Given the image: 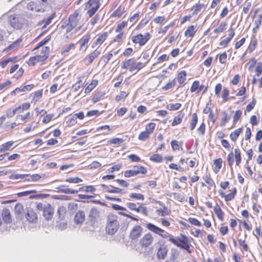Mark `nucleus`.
I'll return each instance as SVG.
<instances>
[{
    "label": "nucleus",
    "instance_id": "obj_14",
    "mask_svg": "<svg viewBox=\"0 0 262 262\" xmlns=\"http://www.w3.org/2000/svg\"><path fill=\"white\" fill-rule=\"evenodd\" d=\"M146 227L149 230L158 235L161 237L168 239L169 242L170 239L173 237V236L171 235L170 233L152 223H147L146 225Z\"/></svg>",
    "mask_w": 262,
    "mask_h": 262
},
{
    "label": "nucleus",
    "instance_id": "obj_57",
    "mask_svg": "<svg viewBox=\"0 0 262 262\" xmlns=\"http://www.w3.org/2000/svg\"><path fill=\"white\" fill-rule=\"evenodd\" d=\"M223 117L221 119V122L220 124V126L221 127H224L226 125L227 123L230 119V116L228 114V113L226 111H223L222 112Z\"/></svg>",
    "mask_w": 262,
    "mask_h": 262
},
{
    "label": "nucleus",
    "instance_id": "obj_1",
    "mask_svg": "<svg viewBox=\"0 0 262 262\" xmlns=\"http://www.w3.org/2000/svg\"><path fill=\"white\" fill-rule=\"evenodd\" d=\"M219 185L220 189L218 191L219 195L225 202H231L235 199L237 193V189L236 187H233L231 189L229 190L228 193H226L225 191L226 190L229 188V181H221Z\"/></svg>",
    "mask_w": 262,
    "mask_h": 262
},
{
    "label": "nucleus",
    "instance_id": "obj_4",
    "mask_svg": "<svg viewBox=\"0 0 262 262\" xmlns=\"http://www.w3.org/2000/svg\"><path fill=\"white\" fill-rule=\"evenodd\" d=\"M143 63H141V61L136 62L135 58L132 57L125 59L122 62L121 69L135 74L143 69Z\"/></svg>",
    "mask_w": 262,
    "mask_h": 262
},
{
    "label": "nucleus",
    "instance_id": "obj_22",
    "mask_svg": "<svg viewBox=\"0 0 262 262\" xmlns=\"http://www.w3.org/2000/svg\"><path fill=\"white\" fill-rule=\"evenodd\" d=\"M143 233L142 227L139 225H135L131 230L129 237L132 242H136L141 237Z\"/></svg>",
    "mask_w": 262,
    "mask_h": 262
},
{
    "label": "nucleus",
    "instance_id": "obj_30",
    "mask_svg": "<svg viewBox=\"0 0 262 262\" xmlns=\"http://www.w3.org/2000/svg\"><path fill=\"white\" fill-rule=\"evenodd\" d=\"M90 221L94 224L100 220V212L98 210L95 208L91 209L89 215Z\"/></svg>",
    "mask_w": 262,
    "mask_h": 262
},
{
    "label": "nucleus",
    "instance_id": "obj_34",
    "mask_svg": "<svg viewBox=\"0 0 262 262\" xmlns=\"http://www.w3.org/2000/svg\"><path fill=\"white\" fill-rule=\"evenodd\" d=\"M15 142L13 140L9 141L3 143L0 146V152H5L12 150L14 147Z\"/></svg>",
    "mask_w": 262,
    "mask_h": 262
},
{
    "label": "nucleus",
    "instance_id": "obj_16",
    "mask_svg": "<svg viewBox=\"0 0 262 262\" xmlns=\"http://www.w3.org/2000/svg\"><path fill=\"white\" fill-rule=\"evenodd\" d=\"M208 90V86L203 84L198 80L193 81L190 88V92L196 95L206 94Z\"/></svg>",
    "mask_w": 262,
    "mask_h": 262
},
{
    "label": "nucleus",
    "instance_id": "obj_46",
    "mask_svg": "<svg viewBox=\"0 0 262 262\" xmlns=\"http://www.w3.org/2000/svg\"><path fill=\"white\" fill-rule=\"evenodd\" d=\"M59 189L60 192L66 194H76L78 192V190L70 189L68 186L64 185H60Z\"/></svg>",
    "mask_w": 262,
    "mask_h": 262
},
{
    "label": "nucleus",
    "instance_id": "obj_24",
    "mask_svg": "<svg viewBox=\"0 0 262 262\" xmlns=\"http://www.w3.org/2000/svg\"><path fill=\"white\" fill-rule=\"evenodd\" d=\"M108 33L107 31L99 34L96 39L93 42L92 48H95L99 47L107 39Z\"/></svg>",
    "mask_w": 262,
    "mask_h": 262
},
{
    "label": "nucleus",
    "instance_id": "obj_54",
    "mask_svg": "<svg viewBox=\"0 0 262 262\" xmlns=\"http://www.w3.org/2000/svg\"><path fill=\"white\" fill-rule=\"evenodd\" d=\"M262 23V13L259 14L257 18L254 20V27L252 29L253 32L254 33H256L257 30L258 29L259 26Z\"/></svg>",
    "mask_w": 262,
    "mask_h": 262
},
{
    "label": "nucleus",
    "instance_id": "obj_17",
    "mask_svg": "<svg viewBox=\"0 0 262 262\" xmlns=\"http://www.w3.org/2000/svg\"><path fill=\"white\" fill-rule=\"evenodd\" d=\"M134 167L137 168V169L136 170L129 169L124 172V176L125 178H130L139 174H145L147 172V168L143 166L134 165Z\"/></svg>",
    "mask_w": 262,
    "mask_h": 262
},
{
    "label": "nucleus",
    "instance_id": "obj_35",
    "mask_svg": "<svg viewBox=\"0 0 262 262\" xmlns=\"http://www.w3.org/2000/svg\"><path fill=\"white\" fill-rule=\"evenodd\" d=\"M91 39L90 34H87L79 40V50L85 51L88 48V43Z\"/></svg>",
    "mask_w": 262,
    "mask_h": 262
},
{
    "label": "nucleus",
    "instance_id": "obj_25",
    "mask_svg": "<svg viewBox=\"0 0 262 262\" xmlns=\"http://www.w3.org/2000/svg\"><path fill=\"white\" fill-rule=\"evenodd\" d=\"M199 29V27L197 25H191L187 26L184 31V36L186 38L192 39L196 35Z\"/></svg>",
    "mask_w": 262,
    "mask_h": 262
},
{
    "label": "nucleus",
    "instance_id": "obj_2",
    "mask_svg": "<svg viewBox=\"0 0 262 262\" xmlns=\"http://www.w3.org/2000/svg\"><path fill=\"white\" fill-rule=\"evenodd\" d=\"M50 51L49 47L45 46L41 48L40 53L30 57L26 62L27 64L29 66H34L37 63L40 65L45 64L49 57Z\"/></svg>",
    "mask_w": 262,
    "mask_h": 262
},
{
    "label": "nucleus",
    "instance_id": "obj_26",
    "mask_svg": "<svg viewBox=\"0 0 262 262\" xmlns=\"http://www.w3.org/2000/svg\"><path fill=\"white\" fill-rule=\"evenodd\" d=\"M127 16V10L122 5L119 6L112 14V16L118 18H124Z\"/></svg>",
    "mask_w": 262,
    "mask_h": 262
},
{
    "label": "nucleus",
    "instance_id": "obj_6",
    "mask_svg": "<svg viewBox=\"0 0 262 262\" xmlns=\"http://www.w3.org/2000/svg\"><path fill=\"white\" fill-rule=\"evenodd\" d=\"M242 160V152L238 147L235 148L233 151L229 152L227 157L228 165L231 168L234 163L239 166Z\"/></svg>",
    "mask_w": 262,
    "mask_h": 262
},
{
    "label": "nucleus",
    "instance_id": "obj_50",
    "mask_svg": "<svg viewBox=\"0 0 262 262\" xmlns=\"http://www.w3.org/2000/svg\"><path fill=\"white\" fill-rule=\"evenodd\" d=\"M43 94V90H39L33 93V98L31 100L32 103H35L38 101L42 97Z\"/></svg>",
    "mask_w": 262,
    "mask_h": 262
},
{
    "label": "nucleus",
    "instance_id": "obj_21",
    "mask_svg": "<svg viewBox=\"0 0 262 262\" xmlns=\"http://www.w3.org/2000/svg\"><path fill=\"white\" fill-rule=\"evenodd\" d=\"M10 25L15 29H20L23 26V19L18 15L13 14L9 17Z\"/></svg>",
    "mask_w": 262,
    "mask_h": 262
},
{
    "label": "nucleus",
    "instance_id": "obj_60",
    "mask_svg": "<svg viewBox=\"0 0 262 262\" xmlns=\"http://www.w3.org/2000/svg\"><path fill=\"white\" fill-rule=\"evenodd\" d=\"M140 14V11L137 12L136 13L134 14L132 16H130L128 18V20L130 23H132L133 25L136 24L139 20Z\"/></svg>",
    "mask_w": 262,
    "mask_h": 262
},
{
    "label": "nucleus",
    "instance_id": "obj_8",
    "mask_svg": "<svg viewBox=\"0 0 262 262\" xmlns=\"http://www.w3.org/2000/svg\"><path fill=\"white\" fill-rule=\"evenodd\" d=\"M151 35L149 32H146L144 34L138 33L134 35L131 37L132 43L135 46L138 45L139 47H143L145 46L150 39Z\"/></svg>",
    "mask_w": 262,
    "mask_h": 262
},
{
    "label": "nucleus",
    "instance_id": "obj_48",
    "mask_svg": "<svg viewBox=\"0 0 262 262\" xmlns=\"http://www.w3.org/2000/svg\"><path fill=\"white\" fill-rule=\"evenodd\" d=\"M177 85L176 79H172L169 81L164 86L161 88V90L164 91H166L170 90H172Z\"/></svg>",
    "mask_w": 262,
    "mask_h": 262
},
{
    "label": "nucleus",
    "instance_id": "obj_56",
    "mask_svg": "<svg viewBox=\"0 0 262 262\" xmlns=\"http://www.w3.org/2000/svg\"><path fill=\"white\" fill-rule=\"evenodd\" d=\"M98 81L97 79H93L91 83L85 88L84 93H90L98 85Z\"/></svg>",
    "mask_w": 262,
    "mask_h": 262
},
{
    "label": "nucleus",
    "instance_id": "obj_28",
    "mask_svg": "<svg viewBox=\"0 0 262 262\" xmlns=\"http://www.w3.org/2000/svg\"><path fill=\"white\" fill-rule=\"evenodd\" d=\"M26 217L30 223H36L37 221V215L35 210L29 207L27 208Z\"/></svg>",
    "mask_w": 262,
    "mask_h": 262
},
{
    "label": "nucleus",
    "instance_id": "obj_29",
    "mask_svg": "<svg viewBox=\"0 0 262 262\" xmlns=\"http://www.w3.org/2000/svg\"><path fill=\"white\" fill-rule=\"evenodd\" d=\"M34 86V84H30L24 85L23 87L16 88L10 92V94L11 96H15L20 93H25L28 91H30Z\"/></svg>",
    "mask_w": 262,
    "mask_h": 262
},
{
    "label": "nucleus",
    "instance_id": "obj_33",
    "mask_svg": "<svg viewBox=\"0 0 262 262\" xmlns=\"http://www.w3.org/2000/svg\"><path fill=\"white\" fill-rule=\"evenodd\" d=\"M207 8V5L205 4H201L200 3L195 4L192 7L191 10L192 11V15H196L201 12L205 11Z\"/></svg>",
    "mask_w": 262,
    "mask_h": 262
},
{
    "label": "nucleus",
    "instance_id": "obj_12",
    "mask_svg": "<svg viewBox=\"0 0 262 262\" xmlns=\"http://www.w3.org/2000/svg\"><path fill=\"white\" fill-rule=\"evenodd\" d=\"M48 0H33L27 6L29 10L35 12L43 11L48 5Z\"/></svg>",
    "mask_w": 262,
    "mask_h": 262
},
{
    "label": "nucleus",
    "instance_id": "obj_55",
    "mask_svg": "<svg viewBox=\"0 0 262 262\" xmlns=\"http://www.w3.org/2000/svg\"><path fill=\"white\" fill-rule=\"evenodd\" d=\"M51 39V36L50 35H48L46 36L43 39L39 41L36 46L34 48V49L32 50V51H35L38 49H39L40 48L43 47L44 45H45L46 43H47Z\"/></svg>",
    "mask_w": 262,
    "mask_h": 262
},
{
    "label": "nucleus",
    "instance_id": "obj_5",
    "mask_svg": "<svg viewBox=\"0 0 262 262\" xmlns=\"http://www.w3.org/2000/svg\"><path fill=\"white\" fill-rule=\"evenodd\" d=\"M119 226L117 215L113 213H109L106 217V232L108 234L113 235L118 231Z\"/></svg>",
    "mask_w": 262,
    "mask_h": 262
},
{
    "label": "nucleus",
    "instance_id": "obj_39",
    "mask_svg": "<svg viewBox=\"0 0 262 262\" xmlns=\"http://www.w3.org/2000/svg\"><path fill=\"white\" fill-rule=\"evenodd\" d=\"M213 211L218 219L221 221H223L224 220L225 213L218 204L216 203L213 207Z\"/></svg>",
    "mask_w": 262,
    "mask_h": 262
},
{
    "label": "nucleus",
    "instance_id": "obj_47",
    "mask_svg": "<svg viewBox=\"0 0 262 262\" xmlns=\"http://www.w3.org/2000/svg\"><path fill=\"white\" fill-rule=\"evenodd\" d=\"M104 95V93H102L101 91H98L95 92L92 96L91 99L92 102L93 104H95L103 98Z\"/></svg>",
    "mask_w": 262,
    "mask_h": 262
},
{
    "label": "nucleus",
    "instance_id": "obj_37",
    "mask_svg": "<svg viewBox=\"0 0 262 262\" xmlns=\"http://www.w3.org/2000/svg\"><path fill=\"white\" fill-rule=\"evenodd\" d=\"M1 216L3 221L6 224H9L11 222L12 218L10 211L8 208H4L1 212Z\"/></svg>",
    "mask_w": 262,
    "mask_h": 262
},
{
    "label": "nucleus",
    "instance_id": "obj_18",
    "mask_svg": "<svg viewBox=\"0 0 262 262\" xmlns=\"http://www.w3.org/2000/svg\"><path fill=\"white\" fill-rule=\"evenodd\" d=\"M202 179L204 181L201 182V187H207L208 190L215 189L216 184L210 173H209L203 176Z\"/></svg>",
    "mask_w": 262,
    "mask_h": 262
},
{
    "label": "nucleus",
    "instance_id": "obj_42",
    "mask_svg": "<svg viewBox=\"0 0 262 262\" xmlns=\"http://www.w3.org/2000/svg\"><path fill=\"white\" fill-rule=\"evenodd\" d=\"M185 114L184 113L181 112L177 116H176L171 122V125L172 126H175L178 125H180L182 123L183 121V119L184 117Z\"/></svg>",
    "mask_w": 262,
    "mask_h": 262
},
{
    "label": "nucleus",
    "instance_id": "obj_7",
    "mask_svg": "<svg viewBox=\"0 0 262 262\" xmlns=\"http://www.w3.org/2000/svg\"><path fill=\"white\" fill-rule=\"evenodd\" d=\"M157 127L156 123L150 122L147 123L145 125V129L144 130L141 132L138 135V139L139 141L144 142L148 140L150 136L154 134Z\"/></svg>",
    "mask_w": 262,
    "mask_h": 262
},
{
    "label": "nucleus",
    "instance_id": "obj_61",
    "mask_svg": "<svg viewBox=\"0 0 262 262\" xmlns=\"http://www.w3.org/2000/svg\"><path fill=\"white\" fill-rule=\"evenodd\" d=\"M182 104L180 103H169L167 105L166 108L171 111H175L181 108Z\"/></svg>",
    "mask_w": 262,
    "mask_h": 262
},
{
    "label": "nucleus",
    "instance_id": "obj_36",
    "mask_svg": "<svg viewBox=\"0 0 262 262\" xmlns=\"http://www.w3.org/2000/svg\"><path fill=\"white\" fill-rule=\"evenodd\" d=\"M228 27V23L225 21H222L213 30V33L216 35L224 32Z\"/></svg>",
    "mask_w": 262,
    "mask_h": 262
},
{
    "label": "nucleus",
    "instance_id": "obj_63",
    "mask_svg": "<svg viewBox=\"0 0 262 262\" xmlns=\"http://www.w3.org/2000/svg\"><path fill=\"white\" fill-rule=\"evenodd\" d=\"M96 188L92 185L83 186L78 189V191H84L86 192H94L96 191Z\"/></svg>",
    "mask_w": 262,
    "mask_h": 262
},
{
    "label": "nucleus",
    "instance_id": "obj_3",
    "mask_svg": "<svg viewBox=\"0 0 262 262\" xmlns=\"http://www.w3.org/2000/svg\"><path fill=\"white\" fill-rule=\"evenodd\" d=\"M193 238L189 237L183 234H180L179 236L170 239V242L178 247L186 251L188 253H192L193 247L190 244Z\"/></svg>",
    "mask_w": 262,
    "mask_h": 262
},
{
    "label": "nucleus",
    "instance_id": "obj_23",
    "mask_svg": "<svg viewBox=\"0 0 262 262\" xmlns=\"http://www.w3.org/2000/svg\"><path fill=\"white\" fill-rule=\"evenodd\" d=\"M187 75V72L185 70H182L178 72L176 77L174 78L176 79V83H178L177 89L186 85Z\"/></svg>",
    "mask_w": 262,
    "mask_h": 262
},
{
    "label": "nucleus",
    "instance_id": "obj_38",
    "mask_svg": "<svg viewBox=\"0 0 262 262\" xmlns=\"http://www.w3.org/2000/svg\"><path fill=\"white\" fill-rule=\"evenodd\" d=\"M85 220V214L82 211H78L74 217V222L77 225H81Z\"/></svg>",
    "mask_w": 262,
    "mask_h": 262
},
{
    "label": "nucleus",
    "instance_id": "obj_51",
    "mask_svg": "<svg viewBox=\"0 0 262 262\" xmlns=\"http://www.w3.org/2000/svg\"><path fill=\"white\" fill-rule=\"evenodd\" d=\"M30 113L28 112L25 115H18L16 116V120H19L18 122V124H25L27 121V120L30 117Z\"/></svg>",
    "mask_w": 262,
    "mask_h": 262
},
{
    "label": "nucleus",
    "instance_id": "obj_15",
    "mask_svg": "<svg viewBox=\"0 0 262 262\" xmlns=\"http://www.w3.org/2000/svg\"><path fill=\"white\" fill-rule=\"evenodd\" d=\"M36 208L37 210L42 211V215L46 220H51L54 214V208L51 204L39 203L37 204Z\"/></svg>",
    "mask_w": 262,
    "mask_h": 262
},
{
    "label": "nucleus",
    "instance_id": "obj_10",
    "mask_svg": "<svg viewBox=\"0 0 262 262\" xmlns=\"http://www.w3.org/2000/svg\"><path fill=\"white\" fill-rule=\"evenodd\" d=\"M154 242V237L150 233L145 234L139 241V248L141 250H147L152 248Z\"/></svg>",
    "mask_w": 262,
    "mask_h": 262
},
{
    "label": "nucleus",
    "instance_id": "obj_59",
    "mask_svg": "<svg viewBox=\"0 0 262 262\" xmlns=\"http://www.w3.org/2000/svg\"><path fill=\"white\" fill-rule=\"evenodd\" d=\"M149 160L152 162L161 163L163 162V158L161 154H154L150 157Z\"/></svg>",
    "mask_w": 262,
    "mask_h": 262
},
{
    "label": "nucleus",
    "instance_id": "obj_41",
    "mask_svg": "<svg viewBox=\"0 0 262 262\" xmlns=\"http://www.w3.org/2000/svg\"><path fill=\"white\" fill-rule=\"evenodd\" d=\"M213 163L214 165L213 171L215 173H217L222 168L223 160L221 158H219L214 159Z\"/></svg>",
    "mask_w": 262,
    "mask_h": 262
},
{
    "label": "nucleus",
    "instance_id": "obj_31",
    "mask_svg": "<svg viewBox=\"0 0 262 262\" xmlns=\"http://www.w3.org/2000/svg\"><path fill=\"white\" fill-rule=\"evenodd\" d=\"M18 68L19 65L18 64H15L11 67L9 71V73L11 74L18 70L16 73L13 76V78L16 79H18L21 77L24 73V70L22 68H20L19 69Z\"/></svg>",
    "mask_w": 262,
    "mask_h": 262
},
{
    "label": "nucleus",
    "instance_id": "obj_27",
    "mask_svg": "<svg viewBox=\"0 0 262 262\" xmlns=\"http://www.w3.org/2000/svg\"><path fill=\"white\" fill-rule=\"evenodd\" d=\"M100 53V51L96 49L93 52H92L91 53L88 54L84 58V62L85 63V64L86 66L91 64L95 60V59H96L99 56Z\"/></svg>",
    "mask_w": 262,
    "mask_h": 262
},
{
    "label": "nucleus",
    "instance_id": "obj_49",
    "mask_svg": "<svg viewBox=\"0 0 262 262\" xmlns=\"http://www.w3.org/2000/svg\"><path fill=\"white\" fill-rule=\"evenodd\" d=\"M129 93L124 91H120L119 95L115 96V99L117 102L124 101L128 96Z\"/></svg>",
    "mask_w": 262,
    "mask_h": 262
},
{
    "label": "nucleus",
    "instance_id": "obj_32",
    "mask_svg": "<svg viewBox=\"0 0 262 262\" xmlns=\"http://www.w3.org/2000/svg\"><path fill=\"white\" fill-rule=\"evenodd\" d=\"M159 203L162 205V207L156 209V213L157 215L159 216H164L169 215L171 213L170 210L162 202H159Z\"/></svg>",
    "mask_w": 262,
    "mask_h": 262
},
{
    "label": "nucleus",
    "instance_id": "obj_40",
    "mask_svg": "<svg viewBox=\"0 0 262 262\" xmlns=\"http://www.w3.org/2000/svg\"><path fill=\"white\" fill-rule=\"evenodd\" d=\"M18 60L17 56L8 57L0 61V67L4 69L9 63H14Z\"/></svg>",
    "mask_w": 262,
    "mask_h": 262
},
{
    "label": "nucleus",
    "instance_id": "obj_44",
    "mask_svg": "<svg viewBox=\"0 0 262 262\" xmlns=\"http://www.w3.org/2000/svg\"><path fill=\"white\" fill-rule=\"evenodd\" d=\"M242 127H239L232 132L229 136L230 140L232 142H235L242 132Z\"/></svg>",
    "mask_w": 262,
    "mask_h": 262
},
{
    "label": "nucleus",
    "instance_id": "obj_58",
    "mask_svg": "<svg viewBox=\"0 0 262 262\" xmlns=\"http://www.w3.org/2000/svg\"><path fill=\"white\" fill-rule=\"evenodd\" d=\"M127 20H123L121 22L118 23L115 29V32H124L123 29L127 26Z\"/></svg>",
    "mask_w": 262,
    "mask_h": 262
},
{
    "label": "nucleus",
    "instance_id": "obj_43",
    "mask_svg": "<svg viewBox=\"0 0 262 262\" xmlns=\"http://www.w3.org/2000/svg\"><path fill=\"white\" fill-rule=\"evenodd\" d=\"M183 142H178L176 140H172L170 142V145L171 149L173 151H179L180 149H182Z\"/></svg>",
    "mask_w": 262,
    "mask_h": 262
},
{
    "label": "nucleus",
    "instance_id": "obj_13",
    "mask_svg": "<svg viewBox=\"0 0 262 262\" xmlns=\"http://www.w3.org/2000/svg\"><path fill=\"white\" fill-rule=\"evenodd\" d=\"M84 6V10H87L86 14L92 17L100 8V0H89Z\"/></svg>",
    "mask_w": 262,
    "mask_h": 262
},
{
    "label": "nucleus",
    "instance_id": "obj_64",
    "mask_svg": "<svg viewBox=\"0 0 262 262\" xmlns=\"http://www.w3.org/2000/svg\"><path fill=\"white\" fill-rule=\"evenodd\" d=\"M188 221L191 225L194 226L200 227L202 226L201 222L195 217H189L188 218Z\"/></svg>",
    "mask_w": 262,
    "mask_h": 262
},
{
    "label": "nucleus",
    "instance_id": "obj_62",
    "mask_svg": "<svg viewBox=\"0 0 262 262\" xmlns=\"http://www.w3.org/2000/svg\"><path fill=\"white\" fill-rule=\"evenodd\" d=\"M122 167V163H118L117 164L114 165L112 167L108 168L106 170V172L108 173H113L115 171H120Z\"/></svg>",
    "mask_w": 262,
    "mask_h": 262
},
{
    "label": "nucleus",
    "instance_id": "obj_9",
    "mask_svg": "<svg viewBox=\"0 0 262 262\" xmlns=\"http://www.w3.org/2000/svg\"><path fill=\"white\" fill-rule=\"evenodd\" d=\"M59 30L60 33L66 39H71L73 38L74 34L77 32V29L74 28L66 20L61 24Z\"/></svg>",
    "mask_w": 262,
    "mask_h": 262
},
{
    "label": "nucleus",
    "instance_id": "obj_19",
    "mask_svg": "<svg viewBox=\"0 0 262 262\" xmlns=\"http://www.w3.org/2000/svg\"><path fill=\"white\" fill-rule=\"evenodd\" d=\"M228 34L227 37L221 40L219 43V46L224 49L227 48L229 46V43L235 35V29L231 26L228 29Z\"/></svg>",
    "mask_w": 262,
    "mask_h": 262
},
{
    "label": "nucleus",
    "instance_id": "obj_53",
    "mask_svg": "<svg viewBox=\"0 0 262 262\" xmlns=\"http://www.w3.org/2000/svg\"><path fill=\"white\" fill-rule=\"evenodd\" d=\"M257 39L255 37V36H253L251 37L250 42L248 46V50L249 53H252L256 48L257 45Z\"/></svg>",
    "mask_w": 262,
    "mask_h": 262
},
{
    "label": "nucleus",
    "instance_id": "obj_11",
    "mask_svg": "<svg viewBox=\"0 0 262 262\" xmlns=\"http://www.w3.org/2000/svg\"><path fill=\"white\" fill-rule=\"evenodd\" d=\"M81 19V14L78 10H76L69 16L68 18L66 20L78 31L82 26Z\"/></svg>",
    "mask_w": 262,
    "mask_h": 262
},
{
    "label": "nucleus",
    "instance_id": "obj_20",
    "mask_svg": "<svg viewBox=\"0 0 262 262\" xmlns=\"http://www.w3.org/2000/svg\"><path fill=\"white\" fill-rule=\"evenodd\" d=\"M168 248L165 242H159V246L157 251V258L159 260L164 259L167 256Z\"/></svg>",
    "mask_w": 262,
    "mask_h": 262
},
{
    "label": "nucleus",
    "instance_id": "obj_52",
    "mask_svg": "<svg viewBox=\"0 0 262 262\" xmlns=\"http://www.w3.org/2000/svg\"><path fill=\"white\" fill-rule=\"evenodd\" d=\"M252 9L251 2L246 0L243 7L242 14L248 15Z\"/></svg>",
    "mask_w": 262,
    "mask_h": 262
},
{
    "label": "nucleus",
    "instance_id": "obj_45",
    "mask_svg": "<svg viewBox=\"0 0 262 262\" xmlns=\"http://www.w3.org/2000/svg\"><path fill=\"white\" fill-rule=\"evenodd\" d=\"M198 122V116L196 113H194L191 115V118L189 122V129L191 131L194 130Z\"/></svg>",
    "mask_w": 262,
    "mask_h": 262
}]
</instances>
